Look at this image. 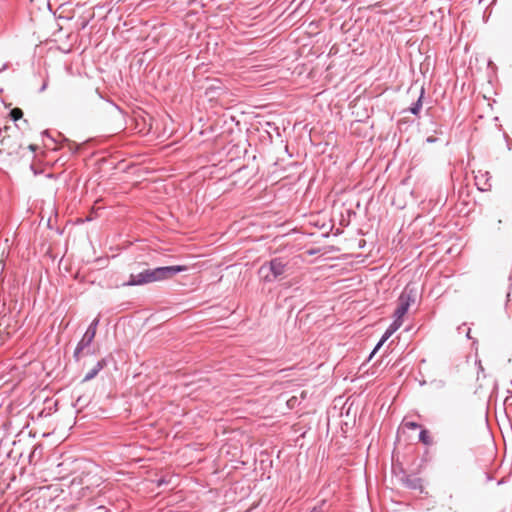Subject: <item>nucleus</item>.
<instances>
[{
	"label": "nucleus",
	"instance_id": "a878e982",
	"mask_svg": "<svg viewBox=\"0 0 512 512\" xmlns=\"http://www.w3.org/2000/svg\"><path fill=\"white\" fill-rule=\"evenodd\" d=\"M163 483H164V480H162V479H161V480L159 481L158 485H159V486H161Z\"/></svg>",
	"mask_w": 512,
	"mask_h": 512
},
{
	"label": "nucleus",
	"instance_id": "393cba45",
	"mask_svg": "<svg viewBox=\"0 0 512 512\" xmlns=\"http://www.w3.org/2000/svg\"><path fill=\"white\" fill-rule=\"evenodd\" d=\"M466 336H467V338H470V329H468Z\"/></svg>",
	"mask_w": 512,
	"mask_h": 512
},
{
	"label": "nucleus",
	"instance_id": "412c9836",
	"mask_svg": "<svg viewBox=\"0 0 512 512\" xmlns=\"http://www.w3.org/2000/svg\"><path fill=\"white\" fill-rule=\"evenodd\" d=\"M46 88H47V82H46V81H44L43 85H42V86L40 87V89H39V92H43V91H45V90H46Z\"/></svg>",
	"mask_w": 512,
	"mask_h": 512
},
{
	"label": "nucleus",
	"instance_id": "20e7f679",
	"mask_svg": "<svg viewBox=\"0 0 512 512\" xmlns=\"http://www.w3.org/2000/svg\"><path fill=\"white\" fill-rule=\"evenodd\" d=\"M95 335L90 333V331H86L82 336L81 340L77 343V346L73 352V358L75 361H80L82 355L93 354L91 351L90 345L92 344Z\"/></svg>",
	"mask_w": 512,
	"mask_h": 512
},
{
	"label": "nucleus",
	"instance_id": "9d476101",
	"mask_svg": "<svg viewBox=\"0 0 512 512\" xmlns=\"http://www.w3.org/2000/svg\"><path fill=\"white\" fill-rule=\"evenodd\" d=\"M21 148V145H18V148L17 149H13V150H5V149H0V159L4 156V155H7V156H10V157H13V156H18L19 154V149Z\"/></svg>",
	"mask_w": 512,
	"mask_h": 512
},
{
	"label": "nucleus",
	"instance_id": "f8f14e48",
	"mask_svg": "<svg viewBox=\"0 0 512 512\" xmlns=\"http://www.w3.org/2000/svg\"><path fill=\"white\" fill-rule=\"evenodd\" d=\"M99 318H95L91 323L90 325L88 326L87 330L86 331H90V333L96 335V331H97V327L99 325Z\"/></svg>",
	"mask_w": 512,
	"mask_h": 512
},
{
	"label": "nucleus",
	"instance_id": "f257e3e1",
	"mask_svg": "<svg viewBox=\"0 0 512 512\" xmlns=\"http://www.w3.org/2000/svg\"><path fill=\"white\" fill-rule=\"evenodd\" d=\"M188 267L185 265L162 266L154 269H145L137 274H131L124 286H140L153 282L163 281L172 278L174 275L185 272Z\"/></svg>",
	"mask_w": 512,
	"mask_h": 512
},
{
	"label": "nucleus",
	"instance_id": "6ab92c4d",
	"mask_svg": "<svg viewBox=\"0 0 512 512\" xmlns=\"http://www.w3.org/2000/svg\"><path fill=\"white\" fill-rule=\"evenodd\" d=\"M393 334L398 330L397 327L394 326V324H390L388 328Z\"/></svg>",
	"mask_w": 512,
	"mask_h": 512
},
{
	"label": "nucleus",
	"instance_id": "f3484780",
	"mask_svg": "<svg viewBox=\"0 0 512 512\" xmlns=\"http://www.w3.org/2000/svg\"><path fill=\"white\" fill-rule=\"evenodd\" d=\"M4 269H5V264L3 263L2 260H0V280H1V282H3Z\"/></svg>",
	"mask_w": 512,
	"mask_h": 512
},
{
	"label": "nucleus",
	"instance_id": "39448f33",
	"mask_svg": "<svg viewBox=\"0 0 512 512\" xmlns=\"http://www.w3.org/2000/svg\"><path fill=\"white\" fill-rule=\"evenodd\" d=\"M400 482L403 486L411 490H418L419 492H423V481L420 477L411 475V474H403L400 478Z\"/></svg>",
	"mask_w": 512,
	"mask_h": 512
},
{
	"label": "nucleus",
	"instance_id": "dca6fc26",
	"mask_svg": "<svg viewBox=\"0 0 512 512\" xmlns=\"http://www.w3.org/2000/svg\"><path fill=\"white\" fill-rule=\"evenodd\" d=\"M405 426H406L408 429H412V430L417 429V428H419V427H420V425H419L418 423H416V422H412V421H411V422H406V423H405Z\"/></svg>",
	"mask_w": 512,
	"mask_h": 512
},
{
	"label": "nucleus",
	"instance_id": "ddd939ff",
	"mask_svg": "<svg viewBox=\"0 0 512 512\" xmlns=\"http://www.w3.org/2000/svg\"><path fill=\"white\" fill-rule=\"evenodd\" d=\"M66 145L68 146L69 152L71 154H76L79 151V146L75 143H72L70 140L65 139L64 140Z\"/></svg>",
	"mask_w": 512,
	"mask_h": 512
},
{
	"label": "nucleus",
	"instance_id": "4be33fe9",
	"mask_svg": "<svg viewBox=\"0 0 512 512\" xmlns=\"http://www.w3.org/2000/svg\"><path fill=\"white\" fill-rule=\"evenodd\" d=\"M436 140H437V139H436V138H434V137H428V138L426 139V141H427L428 143H434V142H436Z\"/></svg>",
	"mask_w": 512,
	"mask_h": 512
},
{
	"label": "nucleus",
	"instance_id": "0eeeda50",
	"mask_svg": "<svg viewBox=\"0 0 512 512\" xmlns=\"http://www.w3.org/2000/svg\"><path fill=\"white\" fill-rule=\"evenodd\" d=\"M424 88L422 87L421 88V92H420V96L418 97L417 101L414 102L410 108H409V112L413 115H418L421 108H422V99H423V95H424Z\"/></svg>",
	"mask_w": 512,
	"mask_h": 512
},
{
	"label": "nucleus",
	"instance_id": "423d86ee",
	"mask_svg": "<svg viewBox=\"0 0 512 512\" xmlns=\"http://www.w3.org/2000/svg\"><path fill=\"white\" fill-rule=\"evenodd\" d=\"M107 365V360L106 358H102L100 359L99 361H97V363L95 364V366L93 368H91L87 373L86 375L84 376L83 378V382H88L92 379H94L97 374Z\"/></svg>",
	"mask_w": 512,
	"mask_h": 512
},
{
	"label": "nucleus",
	"instance_id": "7ed1b4c3",
	"mask_svg": "<svg viewBox=\"0 0 512 512\" xmlns=\"http://www.w3.org/2000/svg\"><path fill=\"white\" fill-rule=\"evenodd\" d=\"M416 299L417 289L410 284L406 285L398 297V305L393 316L403 318L405 314L408 312V309L411 306V304H414L416 302Z\"/></svg>",
	"mask_w": 512,
	"mask_h": 512
},
{
	"label": "nucleus",
	"instance_id": "2eb2a0df",
	"mask_svg": "<svg viewBox=\"0 0 512 512\" xmlns=\"http://www.w3.org/2000/svg\"><path fill=\"white\" fill-rule=\"evenodd\" d=\"M394 319L392 321V324H394L395 327H397V329H399L403 323V318H398L397 316H393Z\"/></svg>",
	"mask_w": 512,
	"mask_h": 512
},
{
	"label": "nucleus",
	"instance_id": "4468645a",
	"mask_svg": "<svg viewBox=\"0 0 512 512\" xmlns=\"http://www.w3.org/2000/svg\"><path fill=\"white\" fill-rule=\"evenodd\" d=\"M449 503L448 504H443L442 507L446 509L445 512H458L457 509H455L453 506H452V502H453V495L450 494L449 497Z\"/></svg>",
	"mask_w": 512,
	"mask_h": 512
},
{
	"label": "nucleus",
	"instance_id": "a211bd4d",
	"mask_svg": "<svg viewBox=\"0 0 512 512\" xmlns=\"http://www.w3.org/2000/svg\"><path fill=\"white\" fill-rule=\"evenodd\" d=\"M501 225H502V220L501 219H498L495 226H494V229L499 231L501 229Z\"/></svg>",
	"mask_w": 512,
	"mask_h": 512
},
{
	"label": "nucleus",
	"instance_id": "9b49d317",
	"mask_svg": "<svg viewBox=\"0 0 512 512\" xmlns=\"http://www.w3.org/2000/svg\"><path fill=\"white\" fill-rule=\"evenodd\" d=\"M10 116H11L13 121H17V120L22 118L23 111L20 108H14V109L11 110Z\"/></svg>",
	"mask_w": 512,
	"mask_h": 512
},
{
	"label": "nucleus",
	"instance_id": "1a4fd4ad",
	"mask_svg": "<svg viewBox=\"0 0 512 512\" xmlns=\"http://www.w3.org/2000/svg\"><path fill=\"white\" fill-rule=\"evenodd\" d=\"M419 441L422 442L425 445H431L432 444V438L429 435L428 430L422 429L419 433Z\"/></svg>",
	"mask_w": 512,
	"mask_h": 512
},
{
	"label": "nucleus",
	"instance_id": "b1692460",
	"mask_svg": "<svg viewBox=\"0 0 512 512\" xmlns=\"http://www.w3.org/2000/svg\"><path fill=\"white\" fill-rule=\"evenodd\" d=\"M95 94H97L100 98L102 97L97 89L95 90Z\"/></svg>",
	"mask_w": 512,
	"mask_h": 512
},
{
	"label": "nucleus",
	"instance_id": "6e6552de",
	"mask_svg": "<svg viewBox=\"0 0 512 512\" xmlns=\"http://www.w3.org/2000/svg\"><path fill=\"white\" fill-rule=\"evenodd\" d=\"M393 335V333L389 330V329H386V331L384 332V334L382 335L381 339L379 340V342L376 344L375 348L373 349L372 353L370 354V358L376 353V351Z\"/></svg>",
	"mask_w": 512,
	"mask_h": 512
},
{
	"label": "nucleus",
	"instance_id": "f03ea898",
	"mask_svg": "<svg viewBox=\"0 0 512 512\" xmlns=\"http://www.w3.org/2000/svg\"><path fill=\"white\" fill-rule=\"evenodd\" d=\"M289 269L286 257H274L264 262L258 269L260 279L265 283H273L282 279Z\"/></svg>",
	"mask_w": 512,
	"mask_h": 512
},
{
	"label": "nucleus",
	"instance_id": "aec40b11",
	"mask_svg": "<svg viewBox=\"0 0 512 512\" xmlns=\"http://www.w3.org/2000/svg\"><path fill=\"white\" fill-rule=\"evenodd\" d=\"M42 135L43 137H48L51 139V141L55 142V140L49 135L48 130L43 131Z\"/></svg>",
	"mask_w": 512,
	"mask_h": 512
},
{
	"label": "nucleus",
	"instance_id": "5701e85b",
	"mask_svg": "<svg viewBox=\"0 0 512 512\" xmlns=\"http://www.w3.org/2000/svg\"><path fill=\"white\" fill-rule=\"evenodd\" d=\"M28 148H29L30 150H32V151H35V150H36V146H35V145H33V144L29 145V146H28Z\"/></svg>",
	"mask_w": 512,
	"mask_h": 512
}]
</instances>
